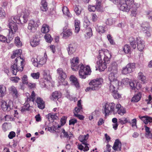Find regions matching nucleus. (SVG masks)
Segmentation results:
<instances>
[{
    "mask_svg": "<svg viewBox=\"0 0 152 152\" xmlns=\"http://www.w3.org/2000/svg\"><path fill=\"white\" fill-rule=\"evenodd\" d=\"M115 106V104L114 103H107L103 107V113L105 114V115H107L112 113L114 114Z\"/></svg>",
    "mask_w": 152,
    "mask_h": 152,
    "instance_id": "obj_6",
    "label": "nucleus"
},
{
    "mask_svg": "<svg viewBox=\"0 0 152 152\" xmlns=\"http://www.w3.org/2000/svg\"><path fill=\"white\" fill-rule=\"evenodd\" d=\"M76 45L75 44L71 43L69 44L67 48L68 54L70 55L74 53L76 51Z\"/></svg>",
    "mask_w": 152,
    "mask_h": 152,
    "instance_id": "obj_19",
    "label": "nucleus"
},
{
    "mask_svg": "<svg viewBox=\"0 0 152 152\" xmlns=\"http://www.w3.org/2000/svg\"><path fill=\"white\" fill-rule=\"evenodd\" d=\"M74 10L76 14L78 15H79L81 13L82 8L81 7L79 6L75 5Z\"/></svg>",
    "mask_w": 152,
    "mask_h": 152,
    "instance_id": "obj_47",
    "label": "nucleus"
},
{
    "mask_svg": "<svg viewBox=\"0 0 152 152\" xmlns=\"http://www.w3.org/2000/svg\"><path fill=\"white\" fill-rule=\"evenodd\" d=\"M117 73H115V72H111V73L109 74L108 76V79L110 81V82H115L116 81H118L117 80Z\"/></svg>",
    "mask_w": 152,
    "mask_h": 152,
    "instance_id": "obj_27",
    "label": "nucleus"
},
{
    "mask_svg": "<svg viewBox=\"0 0 152 152\" xmlns=\"http://www.w3.org/2000/svg\"><path fill=\"white\" fill-rule=\"evenodd\" d=\"M44 37L46 41L49 43L52 40L50 35L49 34H46Z\"/></svg>",
    "mask_w": 152,
    "mask_h": 152,
    "instance_id": "obj_54",
    "label": "nucleus"
},
{
    "mask_svg": "<svg viewBox=\"0 0 152 152\" xmlns=\"http://www.w3.org/2000/svg\"><path fill=\"white\" fill-rule=\"evenodd\" d=\"M139 118L145 124H148L149 123L152 122V118L148 116H139Z\"/></svg>",
    "mask_w": 152,
    "mask_h": 152,
    "instance_id": "obj_32",
    "label": "nucleus"
},
{
    "mask_svg": "<svg viewBox=\"0 0 152 152\" xmlns=\"http://www.w3.org/2000/svg\"><path fill=\"white\" fill-rule=\"evenodd\" d=\"M126 66L131 73L134 71L135 68V64L133 63H129Z\"/></svg>",
    "mask_w": 152,
    "mask_h": 152,
    "instance_id": "obj_41",
    "label": "nucleus"
},
{
    "mask_svg": "<svg viewBox=\"0 0 152 152\" xmlns=\"http://www.w3.org/2000/svg\"><path fill=\"white\" fill-rule=\"evenodd\" d=\"M40 24V23L39 20H38L35 21L31 20L29 22L28 28L31 32H34L36 31V28Z\"/></svg>",
    "mask_w": 152,
    "mask_h": 152,
    "instance_id": "obj_10",
    "label": "nucleus"
},
{
    "mask_svg": "<svg viewBox=\"0 0 152 152\" xmlns=\"http://www.w3.org/2000/svg\"><path fill=\"white\" fill-rule=\"evenodd\" d=\"M57 72L58 75L59 77L61 80H64L66 78V75L62 68H58L57 70Z\"/></svg>",
    "mask_w": 152,
    "mask_h": 152,
    "instance_id": "obj_21",
    "label": "nucleus"
},
{
    "mask_svg": "<svg viewBox=\"0 0 152 152\" xmlns=\"http://www.w3.org/2000/svg\"><path fill=\"white\" fill-rule=\"evenodd\" d=\"M99 53L96 64L99 69L103 71L107 68L106 64L109 62L112 55L111 52L107 49L99 50Z\"/></svg>",
    "mask_w": 152,
    "mask_h": 152,
    "instance_id": "obj_2",
    "label": "nucleus"
},
{
    "mask_svg": "<svg viewBox=\"0 0 152 152\" xmlns=\"http://www.w3.org/2000/svg\"><path fill=\"white\" fill-rule=\"evenodd\" d=\"M6 91V87L3 85H0V97H3L5 94Z\"/></svg>",
    "mask_w": 152,
    "mask_h": 152,
    "instance_id": "obj_38",
    "label": "nucleus"
},
{
    "mask_svg": "<svg viewBox=\"0 0 152 152\" xmlns=\"http://www.w3.org/2000/svg\"><path fill=\"white\" fill-rule=\"evenodd\" d=\"M40 74L39 72L32 73H31V77L34 79H38L39 77Z\"/></svg>",
    "mask_w": 152,
    "mask_h": 152,
    "instance_id": "obj_52",
    "label": "nucleus"
},
{
    "mask_svg": "<svg viewBox=\"0 0 152 152\" xmlns=\"http://www.w3.org/2000/svg\"><path fill=\"white\" fill-rule=\"evenodd\" d=\"M41 31L43 33H46L49 31V27L48 25L46 24L43 25L41 29Z\"/></svg>",
    "mask_w": 152,
    "mask_h": 152,
    "instance_id": "obj_43",
    "label": "nucleus"
},
{
    "mask_svg": "<svg viewBox=\"0 0 152 152\" xmlns=\"http://www.w3.org/2000/svg\"><path fill=\"white\" fill-rule=\"evenodd\" d=\"M123 50L126 53H130L131 52V48L128 45H126L123 48Z\"/></svg>",
    "mask_w": 152,
    "mask_h": 152,
    "instance_id": "obj_46",
    "label": "nucleus"
},
{
    "mask_svg": "<svg viewBox=\"0 0 152 152\" xmlns=\"http://www.w3.org/2000/svg\"><path fill=\"white\" fill-rule=\"evenodd\" d=\"M130 82V81L129 79L126 78L122 79L121 83L124 85H127L129 84Z\"/></svg>",
    "mask_w": 152,
    "mask_h": 152,
    "instance_id": "obj_58",
    "label": "nucleus"
},
{
    "mask_svg": "<svg viewBox=\"0 0 152 152\" xmlns=\"http://www.w3.org/2000/svg\"><path fill=\"white\" fill-rule=\"evenodd\" d=\"M129 41L133 49L136 48V41L134 37H130L129 38Z\"/></svg>",
    "mask_w": 152,
    "mask_h": 152,
    "instance_id": "obj_42",
    "label": "nucleus"
},
{
    "mask_svg": "<svg viewBox=\"0 0 152 152\" xmlns=\"http://www.w3.org/2000/svg\"><path fill=\"white\" fill-rule=\"evenodd\" d=\"M22 83L24 84H27L28 82L27 75H24L22 77Z\"/></svg>",
    "mask_w": 152,
    "mask_h": 152,
    "instance_id": "obj_57",
    "label": "nucleus"
},
{
    "mask_svg": "<svg viewBox=\"0 0 152 152\" xmlns=\"http://www.w3.org/2000/svg\"><path fill=\"white\" fill-rule=\"evenodd\" d=\"M5 121H12L13 120V118L10 115H6L4 116Z\"/></svg>",
    "mask_w": 152,
    "mask_h": 152,
    "instance_id": "obj_64",
    "label": "nucleus"
},
{
    "mask_svg": "<svg viewBox=\"0 0 152 152\" xmlns=\"http://www.w3.org/2000/svg\"><path fill=\"white\" fill-rule=\"evenodd\" d=\"M115 22V20L112 18L107 19L106 21V23L107 25H112Z\"/></svg>",
    "mask_w": 152,
    "mask_h": 152,
    "instance_id": "obj_62",
    "label": "nucleus"
},
{
    "mask_svg": "<svg viewBox=\"0 0 152 152\" xmlns=\"http://www.w3.org/2000/svg\"><path fill=\"white\" fill-rule=\"evenodd\" d=\"M118 64L116 62L114 61L110 64V66L108 69L109 71L115 72V73H117Z\"/></svg>",
    "mask_w": 152,
    "mask_h": 152,
    "instance_id": "obj_20",
    "label": "nucleus"
},
{
    "mask_svg": "<svg viewBox=\"0 0 152 152\" xmlns=\"http://www.w3.org/2000/svg\"><path fill=\"white\" fill-rule=\"evenodd\" d=\"M88 137V134L86 135H81L79 137V140L82 142L83 144L85 145H89V144L87 143L86 140Z\"/></svg>",
    "mask_w": 152,
    "mask_h": 152,
    "instance_id": "obj_30",
    "label": "nucleus"
},
{
    "mask_svg": "<svg viewBox=\"0 0 152 152\" xmlns=\"http://www.w3.org/2000/svg\"><path fill=\"white\" fill-rule=\"evenodd\" d=\"M22 53V50L20 49H17L13 51L11 56L12 58L13 59L17 57L15 59V63L12 65L11 70L13 74L16 75L18 71H22L23 69L24 66V59L22 58L20 55Z\"/></svg>",
    "mask_w": 152,
    "mask_h": 152,
    "instance_id": "obj_1",
    "label": "nucleus"
},
{
    "mask_svg": "<svg viewBox=\"0 0 152 152\" xmlns=\"http://www.w3.org/2000/svg\"><path fill=\"white\" fill-rule=\"evenodd\" d=\"M62 132L63 134L64 137L67 140H69L73 137V134L69 131H66L64 129H63Z\"/></svg>",
    "mask_w": 152,
    "mask_h": 152,
    "instance_id": "obj_28",
    "label": "nucleus"
},
{
    "mask_svg": "<svg viewBox=\"0 0 152 152\" xmlns=\"http://www.w3.org/2000/svg\"><path fill=\"white\" fill-rule=\"evenodd\" d=\"M62 10L64 15L66 16L69 18H70L72 17V15L70 13L69 9L66 7H63Z\"/></svg>",
    "mask_w": 152,
    "mask_h": 152,
    "instance_id": "obj_31",
    "label": "nucleus"
},
{
    "mask_svg": "<svg viewBox=\"0 0 152 152\" xmlns=\"http://www.w3.org/2000/svg\"><path fill=\"white\" fill-rule=\"evenodd\" d=\"M121 144L119 140L117 139L115 140L113 148L114 150L121 151Z\"/></svg>",
    "mask_w": 152,
    "mask_h": 152,
    "instance_id": "obj_25",
    "label": "nucleus"
},
{
    "mask_svg": "<svg viewBox=\"0 0 152 152\" xmlns=\"http://www.w3.org/2000/svg\"><path fill=\"white\" fill-rule=\"evenodd\" d=\"M96 29V31L100 34L104 33L105 31V28L104 26H98Z\"/></svg>",
    "mask_w": 152,
    "mask_h": 152,
    "instance_id": "obj_45",
    "label": "nucleus"
},
{
    "mask_svg": "<svg viewBox=\"0 0 152 152\" xmlns=\"http://www.w3.org/2000/svg\"><path fill=\"white\" fill-rule=\"evenodd\" d=\"M118 121L119 123L122 124H125L127 122H129L126 118L125 117H123L119 119Z\"/></svg>",
    "mask_w": 152,
    "mask_h": 152,
    "instance_id": "obj_55",
    "label": "nucleus"
},
{
    "mask_svg": "<svg viewBox=\"0 0 152 152\" xmlns=\"http://www.w3.org/2000/svg\"><path fill=\"white\" fill-rule=\"evenodd\" d=\"M1 103V108L4 111L10 110L12 108L13 106V102L11 100H9L7 102L4 101Z\"/></svg>",
    "mask_w": 152,
    "mask_h": 152,
    "instance_id": "obj_12",
    "label": "nucleus"
},
{
    "mask_svg": "<svg viewBox=\"0 0 152 152\" xmlns=\"http://www.w3.org/2000/svg\"><path fill=\"white\" fill-rule=\"evenodd\" d=\"M61 96V94L60 92L55 91L53 92L50 96V99L53 100H56L60 98Z\"/></svg>",
    "mask_w": 152,
    "mask_h": 152,
    "instance_id": "obj_34",
    "label": "nucleus"
},
{
    "mask_svg": "<svg viewBox=\"0 0 152 152\" xmlns=\"http://www.w3.org/2000/svg\"><path fill=\"white\" fill-rule=\"evenodd\" d=\"M146 15L147 17L149 20H152V11H148L146 12Z\"/></svg>",
    "mask_w": 152,
    "mask_h": 152,
    "instance_id": "obj_63",
    "label": "nucleus"
},
{
    "mask_svg": "<svg viewBox=\"0 0 152 152\" xmlns=\"http://www.w3.org/2000/svg\"><path fill=\"white\" fill-rule=\"evenodd\" d=\"M114 92L112 93V95L115 99H118L121 97V95L119 94L117 90Z\"/></svg>",
    "mask_w": 152,
    "mask_h": 152,
    "instance_id": "obj_53",
    "label": "nucleus"
},
{
    "mask_svg": "<svg viewBox=\"0 0 152 152\" xmlns=\"http://www.w3.org/2000/svg\"><path fill=\"white\" fill-rule=\"evenodd\" d=\"M88 30L89 31V32H87L86 34H85V37L86 39L90 38L92 35L91 28L90 27L88 28Z\"/></svg>",
    "mask_w": 152,
    "mask_h": 152,
    "instance_id": "obj_48",
    "label": "nucleus"
},
{
    "mask_svg": "<svg viewBox=\"0 0 152 152\" xmlns=\"http://www.w3.org/2000/svg\"><path fill=\"white\" fill-rule=\"evenodd\" d=\"M136 41L138 49L140 51H142L145 47L144 41L139 37L136 38Z\"/></svg>",
    "mask_w": 152,
    "mask_h": 152,
    "instance_id": "obj_18",
    "label": "nucleus"
},
{
    "mask_svg": "<svg viewBox=\"0 0 152 152\" xmlns=\"http://www.w3.org/2000/svg\"><path fill=\"white\" fill-rule=\"evenodd\" d=\"M8 26L10 28L8 39L9 41H10L13 39L14 37V34L18 30V28L17 26L12 23L10 21V23H8Z\"/></svg>",
    "mask_w": 152,
    "mask_h": 152,
    "instance_id": "obj_8",
    "label": "nucleus"
},
{
    "mask_svg": "<svg viewBox=\"0 0 152 152\" xmlns=\"http://www.w3.org/2000/svg\"><path fill=\"white\" fill-rule=\"evenodd\" d=\"M118 86L119 82L118 81L110 82L109 86L110 91L112 93L115 92L118 88Z\"/></svg>",
    "mask_w": 152,
    "mask_h": 152,
    "instance_id": "obj_16",
    "label": "nucleus"
},
{
    "mask_svg": "<svg viewBox=\"0 0 152 152\" xmlns=\"http://www.w3.org/2000/svg\"><path fill=\"white\" fill-rule=\"evenodd\" d=\"M145 130L146 132L145 137L148 138H152V134L150 130V128L147 126H145Z\"/></svg>",
    "mask_w": 152,
    "mask_h": 152,
    "instance_id": "obj_40",
    "label": "nucleus"
},
{
    "mask_svg": "<svg viewBox=\"0 0 152 152\" xmlns=\"http://www.w3.org/2000/svg\"><path fill=\"white\" fill-rule=\"evenodd\" d=\"M129 85L132 89L135 90L136 88V83L135 82H130Z\"/></svg>",
    "mask_w": 152,
    "mask_h": 152,
    "instance_id": "obj_59",
    "label": "nucleus"
},
{
    "mask_svg": "<svg viewBox=\"0 0 152 152\" xmlns=\"http://www.w3.org/2000/svg\"><path fill=\"white\" fill-rule=\"evenodd\" d=\"M137 78L138 80L141 81L143 83H145L146 82V77L142 72H140L138 73Z\"/></svg>",
    "mask_w": 152,
    "mask_h": 152,
    "instance_id": "obj_33",
    "label": "nucleus"
},
{
    "mask_svg": "<svg viewBox=\"0 0 152 152\" xmlns=\"http://www.w3.org/2000/svg\"><path fill=\"white\" fill-rule=\"evenodd\" d=\"M122 4L120 7V9L123 11L128 12L131 9V15L135 16L137 14V9L139 4L134 2V0H125L122 1Z\"/></svg>",
    "mask_w": 152,
    "mask_h": 152,
    "instance_id": "obj_3",
    "label": "nucleus"
},
{
    "mask_svg": "<svg viewBox=\"0 0 152 152\" xmlns=\"http://www.w3.org/2000/svg\"><path fill=\"white\" fill-rule=\"evenodd\" d=\"M141 27L142 30L143 31H145L146 30H149L150 27L148 22H143L141 25Z\"/></svg>",
    "mask_w": 152,
    "mask_h": 152,
    "instance_id": "obj_39",
    "label": "nucleus"
},
{
    "mask_svg": "<svg viewBox=\"0 0 152 152\" xmlns=\"http://www.w3.org/2000/svg\"><path fill=\"white\" fill-rule=\"evenodd\" d=\"M35 94L34 91H32L31 95L29 97H27V100L24 104V106L22 107L21 111L22 112L26 110H28L30 107V102H34L35 99Z\"/></svg>",
    "mask_w": 152,
    "mask_h": 152,
    "instance_id": "obj_9",
    "label": "nucleus"
},
{
    "mask_svg": "<svg viewBox=\"0 0 152 152\" xmlns=\"http://www.w3.org/2000/svg\"><path fill=\"white\" fill-rule=\"evenodd\" d=\"M142 96L141 93L138 92L137 94L135 95L131 99V101L133 102H137L140 99Z\"/></svg>",
    "mask_w": 152,
    "mask_h": 152,
    "instance_id": "obj_35",
    "label": "nucleus"
},
{
    "mask_svg": "<svg viewBox=\"0 0 152 152\" xmlns=\"http://www.w3.org/2000/svg\"><path fill=\"white\" fill-rule=\"evenodd\" d=\"M46 117L49 121L51 122H53L54 120H57L58 118L56 114L50 113L46 115Z\"/></svg>",
    "mask_w": 152,
    "mask_h": 152,
    "instance_id": "obj_24",
    "label": "nucleus"
},
{
    "mask_svg": "<svg viewBox=\"0 0 152 152\" xmlns=\"http://www.w3.org/2000/svg\"><path fill=\"white\" fill-rule=\"evenodd\" d=\"M82 111V107H76L75 109V110L74 111L73 113L74 115L75 114H78V113H80Z\"/></svg>",
    "mask_w": 152,
    "mask_h": 152,
    "instance_id": "obj_60",
    "label": "nucleus"
},
{
    "mask_svg": "<svg viewBox=\"0 0 152 152\" xmlns=\"http://www.w3.org/2000/svg\"><path fill=\"white\" fill-rule=\"evenodd\" d=\"M34 66H38V57L37 58H32L31 60Z\"/></svg>",
    "mask_w": 152,
    "mask_h": 152,
    "instance_id": "obj_56",
    "label": "nucleus"
},
{
    "mask_svg": "<svg viewBox=\"0 0 152 152\" xmlns=\"http://www.w3.org/2000/svg\"><path fill=\"white\" fill-rule=\"evenodd\" d=\"M103 80L101 78H97L91 80L89 83L90 86L86 89V91L98 90L101 86Z\"/></svg>",
    "mask_w": 152,
    "mask_h": 152,
    "instance_id": "obj_4",
    "label": "nucleus"
},
{
    "mask_svg": "<svg viewBox=\"0 0 152 152\" xmlns=\"http://www.w3.org/2000/svg\"><path fill=\"white\" fill-rule=\"evenodd\" d=\"M36 102L37 103L38 107L41 109L45 108V102L40 97H37L36 100Z\"/></svg>",
    "mask_w": 152,
    "mask_h": 152,
    "instance_id": "obj_22",
    "label": "nucleus"
},
{
    "mask_svg": "<svg viewBox=\"0 0 152 152\" xmlns=\"http://www.w3.org/2000/svg\"><path fill=\"white\" fill-rule=\"evenodd\" d=\"M121 73L124 75L131 73V72L126 66L123 67L121 70Z\"/></svg>",
    "mask_w": 152,
    "mask_h": 152,
    "instance_id": "obj_50",
    "label": "nucleus"
},
{
    "mask_svg": "<svg viewBox=\"0 0 152 152\" xmlns=\"http://www.w3.org/2000/svg\"><path fill=\"white\" fill-rule=\"evenodd\" d=\"M43 78L45 80L44 82H48V81L50 80L51 77V76L50 75L49 71L48 70H45L43 72Z\"/></svg>",
    "mask_w": 152,
    "mask_h": 152,
    "instance_id": "obj_23",
    "label": "nucleus"
},
{
    "mask_svg": "<svg viewBox=\"0 0 152 152\" xmlns=\"http://www.w3.org/2000/svg\"><path fill=\"white\" fill-rule=\"evenodd\" d=\"M9 93L14 98H17L19 96L17 89L16 87L13 86H12L8 88Z\"/></svg>",
    "mask_w": 152,
    "mask_h": 152,
    "instance_id": "obj_15",
    "label": "nucleus"
},
{
    "mask_svg": "<svg viewBox=\"0 0 152 152\" xmlns=\"http://www.w3.org/2000/svg\"><path fill=\"white\" fill-rule=\"evenodd\" d=\"M62 33L63 35V37L65 39L68 38L69 37L71 36L72 34L71 30L67 29L66 27H64Z\"/></svg>",
    "mask_w": 152,
    "mask_h": 152,
    "instance_id": "obj_17",
    "label": "nucleus"
},
{
    "mask_svg": "<svg viewBox=\"0 0 152 152\" xmlns=\"http://www.w3.org/2000/svg\"><path fill=\"white\" fill-rule=\"evenodd\" d=\"M39 39L36 37H34L30 41L31 45L33 47H35L39 45Z\"/></svg>",
    "mask_w": 152,
    "mask_h": 152,
    "instance_id": "obj_37",
    "label": "nucleus"
},
{
    "mask_svg": "<svg viewBox=\"0 0 152 152\" xmlns=\"http://www.w3.org/2000/svg\"><path fill=\"white\" fill-rule=\"evenodd\" d=\"M69 79L72 85H74L77 88L80 86L78 82L77 78L73 75L71 76Z\"/></svg>",
    "mask_w": 152,
    "mask_h": 152,
    "instance_id": "obj_26",
    "label": "nucleus"
},
{
    "mask_svg": "<svg viewBox=\"0 0 152 152\" xmlns=\"http://www.w3.org/2000/svg\"><path fill=\"white\" fill-rule=\"evenodd\" d=\"M10 80L14 83H18L20 80V78L18 77H11L10 78Z\"/></svg>",
    "mask_w": 152,
    "mask_h": 152,
    "instance_id": "obj_61",
    "label": "nucleus"
},
{
    "mask_svg": "<svg viewBox=\"0 0 152 152\" xmlns=\"http://www.w3.org/2000/svg\"><path fill=\"white\" fill-rule=\"evenodd\" d=\"M28 19L26 18L21 15L19 17L18 16L11 17L8 20V23H10V21L12 23L17 26L16 23L19 24L20 23L22 24L26 23Z\"/></svg>",
    "mask_w": 152,
    "mask_h": 152,
    "instance_id": "obj_7",
    "label": "nucleus"
},
{
    "mask_svg": "<svg viewBox=\"0 0 152 152\" xmlns=\"http://www.w3.org/2000/svg\"><path fill=\"white\" fill-rule=\"evenodd\" d=\"M126 113L125 109L121 107L120 104H116L114 114L118 113V114L122 115Z\"/></svg>",
    "mask_w": 152,
    "mask_h": 152,
    "instance_id": "obj_13",
    "label": "nucleus"
},
{
    "mask_svg": "<svg viewBox=\"0 0 152 152\" xmlns=\"http://www.w3.org/2000/svg\"><path fill=\"white\" fill-rule=\"evenodd\" d=\"M40 9L44 12L46 11L48 9L47 3L45 0H42L41 2Z\"/></svg>",
    "mask_w": 152,
    "mask_h": 152,
    "instance_id": "obj_36",
    "label": "nucleus"
},
{
    "mask_svg": "<svg viewBox=\"0 0 152 152\" xmlns=\"http://www.w3.org/2000/svg\"><path fill=\"white\" fill-rule=\"evenodd\" d=\"M96 6H93L89 5L88 8L89 11L94 12L96 10L98 11L100 10V5L101 2V0H96Z\"/></svg>",
    "mask_w": 152,
    "mask_h": 152,
    "instance_id": "obj_14",
    "label": "nucleus"
},
{
    "mask_svg": "<svg viewBox=\"0 0 152 152\" xmlns=\"http://www.w3.org/2000/svg\"><path fill=\"white\" fill-rule=\"evenodd\" d=\"M15 43L16 46L20 47L22 46V42L20 40V38L18 37H16L15 39Z\"/></svg>",
    "mask_w": 152,
    "mask_h": 152,
    "instance_id": "obj_49",
    "label": "nucleus"
},
{
    "mask_svg": "<svg viewBox=\"0 0 152 152\" xmlns=\"http://www.w3.org/2000/svg\"><path fill=\"white\" fill-rule=\"evenodd\" d=\"M80 22L77 20H75V32L76 33H78L80 29Z\"/></svg>",
    "mask_w": 152,
    "mask_h": 152,
    "instance_id": "obj_44",
    "label": "nucleus"
},
{
    "mask_svg": "<svg viewBox=\"0 0 152 152\" xmlns=\"http://www.w3.org/2000/svg\"><path fill=\"white\" fill-rule=\"evenodd\" d=\"M30 11L28 10H25L21 14V15L23 16L25 18H26L28 20V18L29 16Z\"/></svg>",
    "mask_w": 152,
    "mask_h": 152,
    "instance_id": "obj_51",
    "label": "nucleus"
},
{
    "mask_svg": "<svg viewBox=\"0 0 152 152\" xmlns=\"http://www.w3.org/2000/svg\"><path fill=\"white\" fill-rule=\"evenodd\" d=\"M79 68V75L80 78L85 79L86 78V75L91 74V70L89 66H85L81 64Z\"/></svg>",
    "mask_w": 152,
    "mask_h": 152,
    "instance_id": "obj_5",
    "label": "nucleus"
},
{
    "mask_svg": "<svg viewBox=\"0 0 152 152\" xmlns=\"http://www.w3.org/2000/svg\"><path fill=\"white\" fill-rule=\"evenodd\" d=\"M81 64H79V59L78 57H74L71 60V68L73 71L77 70Z\"/></svg>",
    "mask_w": 152,
    "mask_h": 152,
    "instance_id": "obj_11",
    "label": "nucleus"
},
{
    "mask_svg": "<svg viewBox=\"0 0 152 152\" xmlns=\"http://www.w3.org/2000/svg\"><path fill=\"white\" fill-rule=\"evenodd\" d=\"M46 57L47 55L45 53L44 56H38V64L41 65L44 64L46 61Z\"/></svg>",
    "mask_w": 152,
    "mask_h": 152,
    "instance_id": "obj_29",
    "label": "nucleus"
}]
</instances>
